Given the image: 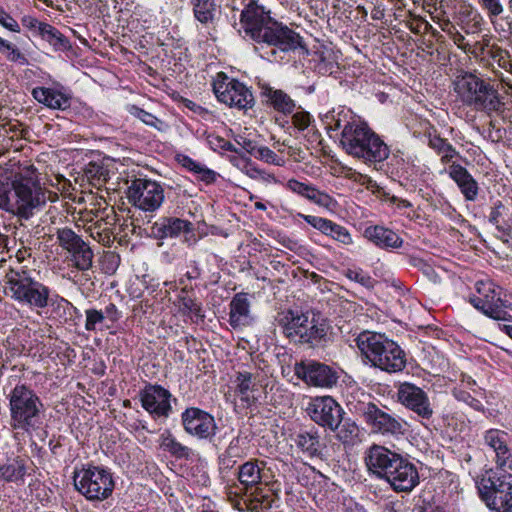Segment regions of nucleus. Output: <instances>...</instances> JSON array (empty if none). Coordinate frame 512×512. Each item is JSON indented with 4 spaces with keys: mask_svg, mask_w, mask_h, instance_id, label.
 Returning a JSON list of instances; mask_svg holds the SVG:
<instances>
[{
    "mask_svg": "<svg viewBox=\"0 0 512 512\" xmlns=\"http://www.w3.org/2000/svg\"><path fill=\"white\" fill-rule=\"evenodd\" d=\"M8 166L9 163L0 166V208L29 219L45 203L37 170L33 166L24 169Z\"/></svg>",
    "mask_w": 512,
    "mask_h": 512,
    "instance_id": "nucleus-1",
    "label": "nucleus"
},
{
    "mask_svg": "<svg viewBox=\"0 0 512 512\" xmlns=\"http://www.w3.org/2000/svg\"><path fill=\"white\" fill-rule=\"evenodd\" d=\"M282 333L291 342L306 345L309 348H323L331 340V326L326 319L315 314L288 310L279 319Z\"/></svg>",
    "mask_w": 512,
    "mask_h": 512,
    "instance_id": "nucleus-2",
    "label": "nucleus"
},
{
    "mask_svg": "<svg viewBox=\"0 0 512 512\" xmlns=\"http://www.w3.org/2000/svg\"><path fill=\"white\" fill-rule=\"evenodd\" d=\"M356 346L370 366L387 373L406 367V354L393 340L381 333L363 331L355 338Z\"/></svg>",
    "mask_w": 512,
    "mask_h": 512,
    "instance_id": "nucleus-3",
    "label": "nucleus"
},
{
    "mask_svg": "<svg viewBox=\"0 0 512 512\" xmlns=\"http://www.w3.org/2000/svg\"><path fill=\"white\" fill-rule=\"evenodd\" d=\"M340 143L352 157L364 160H387L390 147L366 123L347 122L341 132Z\"/></svg>",
    "mask_w": 512,
    "mask_h": 512,
    "instance_id": "nucleus-4",
    "label": "nucleus"
},
{
    "mask_svg": "<svg viewBox=\"0 0 512 512\" xmlns=\"http://www.w3.org/2000/svg\"><path fill=\"white\" fill-rule=\"evenodd\" d=\"M360 396L361 398L356 399L351 395L347 406L353 414L363 418L373 432L394 438L403 437L408 432V424L405 420L390 414L385 407L380 408L371 401L370 395L361 392Z\"/></svg>",
    "mask_w": 512,
    "mask_h": 512,
    "instance_id": "nucleus-5",
    "label": "nucleus"
},
{
    "mask_svg": "<svg viewBox=\"0 0 512 512\" xmlns=\"http://www.w3.org/2000/svg\"><path fill=\"white\" fill-rule=\"evenodd\" d=\"M454 90L464 104L487 114L500 112L504 105L498 90L472 73L458 75L454 81Z\"/></svg>",
    "mask_w": 512,
    "mask_h": 512,
    "instance_id": "nucleus-6",
    "label": "nucleus"
},
{
    "mask_svg": "<svg viewBox=\"0 0 512 512\" xmlns=\"http://www.w3.org/2000/svg\"><path fill=\"white\" fill-rule=\"evenodd\" d=\"M4 281L10 297L19 304L37 310L49 305L50 288L32 278L28 271L10 269Z\"/></svg>",
    "mask_w": 512,
    "mask_h": 512,
    "instance_id": "nucleus-7",
    "label": "nucleus"
},
{
    "mask_svg": "<svg viewBox=\"0 0 512 512\" xmlns=\"http://www.w3.org/2000/svg\"><path fill=\"white\" fill-rule=\"evenodd\" d=\"M9 408L14 429L30 431L40 426L44 405L30 387L16 385L9 394Z\"/></svg>",
    "mask_w": 512,
    "mask_h": 512,
    "instance_id": "nucleus-8",
    "label": "nucleus"
},
{
    "mask_svg": "<svg viewBox=\"0 0 512 512\" xmlns=\"http://www.w3.org/2000/svg\"><path fill=\"white\" fill-rule=\"evenodd\" d=\"M489 475L476 476V486L482 501L490 510L512 512V474H497L491 468Z\"/></svg>",
    "mask_w": 512,
    "mask_h": 512,
    "instance_id": "nucleus-9",
    "label": "nucleus"
},
{
    "mask_svg": "<svg viewBox=\"0 0 512 512\" xmlns=\"http://www.w3.org/2000/svg\"><path fill=\"white\" fill-rule=\"evenodd\" d=\"M75 489L89 501H103L112 495L115 487L113 475L103 466L88 465L75 470Z\"/></svg>",
    "mask_w": 512,
    "mask_h": 512,
    "instance_id": "nucleus-10",
    "label": "nucleus"
},
{
    "mask_svg": "<svg viewBox=\"0 0 512 512\" xmlns=\"http://www.w3.org/2000/svg\"><path fill=\"white\" fill-rule=\"evenodd\" d=\"M181 423L186 434L206 440L218 448L226 433L217 437L218 426L212 414L197 407H188L181 413Z\"/></svg>",
    "mask_w": 512,
    "mask_h": 512,
    "instance_id": "nucleus-11",
    "label": "nucleus"
},
{
    "mask_svg": "<svg viewBox=\"0 0 512 512\" xmlns=\"http://www.w3.org/2000/svg\"><path fill=\"white\" fill-rule=\"evenodd\" d=\"M479 296L470 298V303L484 315L497 321L512 322V315L506 310L507 302L501 298V288L492 281H478Z\"/></svg>",
    "mask_w": 512,
    "mask_h": 512,
    "instance_id": "nucleus-12",
    "label": "nucleus"
},
{
    "mask_svg": "<svg viewBox=\"0 0 512 512\" xmlns=\"http://www.w3.org/2000/svg\"><path fill=\"white\" fill-rule=\"evenodd\" d=\"M56 239L59 246L67 252V259L79 271H87L92 268L94 253L82 237L71 228H58Z\"/></svg>",
    "mask_w": 512,
    "mask_h": 512,
    "instance_id": "nucleus-13",
    "label": "nucleus"
},
{
    "mask_svg": "<svg viewBox=\"0 0 512 512\" xmlns=\"http://www.w3.org/2000/svg\"><path fill=\"white\" fill-rule=\"evenodd\" d=\"M213 91L217 99L229 107L247 109L254 104L252 92L242 82L230 79L222 72L217 74Z\"/></svg>",
    "mask_w": 512,
    "mask_h": 512,
    "instance_id": "nucleus-14",
    "label": "nucleus"
},
{
    "mask_svg": "<svg viewBox=\"0 0 512 512\" xmlns=\"http://www.w3.org/2000/svg\"><path fill=\"white\" fill-rule=\"evenodd\" d=\"M127 198L134 207L145 212H154L164 201V190L155 181L135 179L128 188Z\"/></svg>",
    "mask_w": 512,
    "mask_h": 512,
    "instance_id": "nucleus-15",
    "label": "nucleus"
},
{
    "mask_svg": "<svg viewBox=\"0 0 512 512\" xmlns=\"http://www.w3.org/2000/svg\"><path fill=\"white\" fill-rule=\"evenodd\" d=\"M306 411L313 422L330 431H336L345 415L344 409L331 396L312 399Z\"/></svg>",
    "mask_w": 512,
    "mask_h": 512,
    "instance_id": "nucleus-16",
    "label": "nucleus"
},
{
    "mask_svg": "<svg viewBox=\"0 0 512 512\" xmlns=\"http://www.w3.org/2000/svg\"><path fill=\"white\" fill-rule=\"evenodd\" d=\"M294 373L306 384L326 389L336 386L339 379V374L335 369L315 360L296 363Z\"/></svg>",
    "mask_w": 512,
    "mask_h": 512,
    "instance_id": "nucleus-17",
    "label": "nucleus"
},
{
    "mask_svg": "<svg viewBox=\"0 0 512 512\" xmlns=\"http://www.w3.org/2000/svg\"><path fill=\"white\" fill-rule=\"evenodd\" d=\"M397 400L423 420L429 421L433 417L434 410L427 393L413 383L404 382L399 385Z\"/></svg>",
    "mask_w": 512,
    "mask_h": 512,
    "instance_id": "nucleus-18",
    "label": "nucleus"
},
{
    "mask_svg": "<svg viewBox=\"0 0 512 512\" xmlns=\"http://www.w3.org/2000/svg\"><path fill=\"white\" fill-rule=\"evenodd\" d=\"M172 394L160 385H146L139 392L141 406L154 419L168 418L172 412Z\"/></svg>",
    "mask_w": 512,
    "mask_h": 512,
    "instance_id": "nucleus-19",
    "label": "nucleus"
},
{
    "mask_svg": "<svg viewBox=\"0 0 512 512\" xmlns=\"http://www.w3.org/2000/svg\"><path fill=\"white\" fill-rule=\"evenodd\" d=\"M269 12L259 5L256 0H248L240 15V23L246 36L259 41L264 30L272 23Z\"/></svg>",
    "mask_w": 512,
    "mask_h": 512,
    "instance_id": "nucleus-20",
    "label": "nucleus"
},
{
    "mask_svg": "<svg viewBox=\"0 0 512 512\" xmlns=\"http://www.w3.org/2000/svg\"><path fill=\"white\" fill-rule=\"evenodd\" d=\"M402 455L381 445H372L365 456L366 466L372 474L380 479L386 478L393 472Z\"/></svg>",
    "mask_w": 512,
    "mask_h": 512,
    "instance_id": "nucleus-21",
    "label": "nucleus"
},
{
    "mask_svg": "<svg viewBox=\"0 0 512 512\" xmlns=\"http://www.w3.org/2000/svg\"><path fill=\"white\" fill-rule=\"evenodd\" d=\"M510 435L497 428H490L483 432V444L494 454L496 467L504 471H512V452L508 446Z\"/></svg>",
    "mask_w": 512,
    "mask_h": 512,
    "instance_id": "nucleus-22",
    "label": "nucleus"
},
{
    "mask_svg": "<svg viewBox=\"0 0 512 512\" xmlns=\"http://www.w3.org/2000/svg\"><path fill=\"white\" fill-rule=\"evenodd\" d=\"M258 43L277 46L283 51L295 50L301 46V37L298 33L282 24L272 21L268 29L264 30Z\"/></svg>",
    "mask_w": 512,
    "mask_h": 512,
    "instance_id": "nucleus-23",
    "label": "nucleus"
},
{
    "mask_svg": "<svg viewBox=\"0 0 512 512\" xmlns=\"http://www.w3.org/2000/svg\"><path fill=\"white\" fill-rule=\"evenodd\" d=\"M395 468L385 481L396 492H411L419 484V474L416 466L402 456Z\"/></svg>",
    "mask_w": 512,
    "mask_h": 512,
    "instance_id": "nucleus-24",
    "label": "nucleus"
},
{
    "mask_svg": "<svg viewBox=\"0 0 512 512\" xmlns=\"http://www.w3.org/2000/svg\"><path fill=\"white\" fill-rule=\"evenodd\" d=\"M191 223L176 217H160L149 228L148 235L163 240L178 237L182 232L190 230Z\"/></svg>",
    "mask_w": 512,
    "mask_h": 512,
    "instance_id": "nucleus-25",
    "label": "nucleus"
},
{
    "mask_svg": "<svg viewBox=\"0 0 512 512\" xmlns=\"http://www.w3.org/2000/svg\"><path fill=\"white\" fill-rule=\"evenodd\" d=\"M447 172L450 178L457 184L466 201L473 202L477 199L479 194L478 183L466 168L453 162V164L448 167Z\"/></svg>",
    "mask_w": 512,
    "mask_h": 512,
    "instance_id": "nucleus-26",
    "label": "nucleus"
},
{
    "mask_svg": "<svg viewBox=\"0 0 512 512\" xmlns=\"http://www.w3.org/2000/svg\"><path fill=\"white\" fill-rule=\"evenodd\" d=\"M294 443L304 454L310 458H322L325 444L315 427L301 430L294 437Z\"/></svg>",
    "mask_w": 512,
    "mask_h": 512,
    "instance_id": "nucleus-27",
    "label": "nucleus"
},
{
    "mask_svg": "<svg viewBox=\"0 0 512 512\" xmlns=\"http://www.w3.org/2000/svg\"><path fill=\"white\" fill-rule=\"evenodd\" d=\"M264 466L265 463L258 459H251L239 466L237 479L246 491L262 483Z\"/></svg>",
    "mask_w": 512,
    "mask_h": 512,
    "instance_id": "nucleus-28",
    "label": "nucleus"
},
{
    "mask_svg": "<svg viewBox=\"0 0 512 512\" xmlns=\"http://www.w3.org/2000/svg\"><path fill=\"white\" fill-rule=\"evenodd\" d=\"M365 237L380 248H399L403 244L402 238L393 230L383 226H370L364 231Z\"/></svg>",
    "mask_w": 512,
    "mask_h": 512,
    "instance_id": "nucleus-29",
    "label": "nucleus"
},
{
    "mask_svg": "<svg viewBox=\"0 0 512 512\" xmlns=\"http://www.w3.org/2000/svg\"><path fill=\"white\" fill-rule=\"evenodd\" d=\"M286 187L292 192L322 207L327 208L330 206L332 202V198L328 194L319 191L312 185L300 182L295 179L288 180L286 183Z\"/></svg>",
    "mask_w": 512,
    "mask_h": 512,
    "instance_id": "nucleus-30",
    "label": "nucleus"
},
{
    "mask_svg": "<svg viewBox=\"0 0 512 512\" xmlns=\"http://www.w3.org/2000/svg\"><path fill=\"white\" fill-rule=\"evenodd\" d=\"M261 95L266 98L269 105L283 114H291L296 107L295 101L283 90L263 85Z\"/></svg>",
    "mask_w": 512,
    "mask_h": 512,
    "instance_id": "nucleus-31",
    "label": "nucleus"
},
{
    "mask_svg": "<svg viewBox=\"0 0 512 512\" xmlns=\"http://www.w3.org/2000/svg\"><path fill=\"white\" fill-rule=\"evenodd\" d=\"M229 323L233 328L249 323L250 302L246 293H237L230 302Z\"/></svg>",
    "mask_w": 512,
    "mask_h": 512,
    "instance_id": "nucleus-32",
    "label": "nucleus"
},
{
    "mask_svg": "<svg viewBox=\"0 0 512 512\" xmlns=\"http://www.w3.org/2000/svg\"><path fill=\"white\" fill-rule=\"evenodd\" d=\"M33 97L52 109L64 110L69 107V98L63 93L45 87H37L32 91Z\"/></svg>",
    "mask_w": 512,
    "mask_h": 512,
    "instance_id": "nucleus-33",
    "label": "nucleus"
},
{
    "mask_svg": "<svg viewBox=\"0 0 512 512\" xmlns=\"http://www.w3.org/2000/svg\"><path fill=\"white\" fill-rule=\"evenodd\" d=\"M236 392L240 400L250 405L255 402V397L250 393L257 390L256 377L248 371H240L236 374Z\"/></svg>",
    "mask_w": 512,
    "mask_h": 512,
    "instance_id": "nucleus-34",
    "label": "nucleus"
},
{
    "mask_svg": "<svg viewBox=\"0 0 512 512\" xmlns=\"http://www.w3.org/2000/svg\"><path fill=\"white\" fill-rule=\"evenodd\" d=\"M41 37L53 46L56 51H69L72 49V45L68 38L50 24L43 26Z\"/></svg>",
    "mask_w": 512,
    "mask_h": 512,
    "instance_id": "nucleus-35",
    "label": "nucleus"
},
{
    "mask_svg": "<svg viewBox=\"0 0 512 512\" xmlns=\"http://www.w3.org/2000/svg\"><path fill=\"white\" fill-rule=\"evenodd\" d=\"M246 509L250 512H260L263 509L272 507L273 500L267 494H262V489L256 488L251 493H246L243 499Z\"/></svg>",
    "mask_w": 512,
    "mask_h": 512,
    "instance_id": "nucleus-36",
    "label": "nucleus"
},
{
    "mask_svg": "<svg viewBox=\"0 0 512 512\" xmlns=\"http://www.w3.org/2000/svg\"><path fill=\"white\" fill-rule=\"evenodd\" d=\"M335 437L344 445H353L359 436V427L351 419H345L343 417L342 422L338 425L336 431H334Z\"/></svg>",
    "mask_w": 512,
    "mask_h": 512,
    "instance_id": "nucleus-37",
    "label": "nucleus"
},
{
    "mask_svg": "<svg viewBox=\"0 0 512 512\" xmlns=\"http://www.w3.org/2000/svg\"><path fill=\"white\" fill-rule=\"evenodd\" d=\"M193 13L195 18L202 24L214 21L216 3L215 0H193Z\"/></svg>",
    "mask_w": 512,
    "mask_h": 512,
    "instance_id": "nucleus-38",
    "label": "nucleus"
},
{
    "mask_svg": "<svg viewBox=\"0 0 512 512\" xmlns=\"http://www.w3.org/2000/svg\"><path fill=\"white\" fill-rule=\"evenodd\" d=\"M183 167L191 172L196 180L209 185L220 176L216 171L207 168L202 162H183Z\"/></svg>",
    "mask_w": 512,
    "mask_h": 512,
    "instance_id": "nucleus-39",
    "label": "nucleus"
},
{
    "mask_svg": "<svg viewBox=\"0 0 512 512\" xmlns=\"http://www.w3.org/2000/svg\"><path fill=\"white\" fill-rule=\"evenodd\" d=\"M26 468L20 462L0 466V478L6 482L23 483Z\"/></svg>",
    "mask_w": 512,
    "mask_h": 512,
    "instance_id": "nucleus-40",
    "label": "nucleus"
},
{
    "mask_svg": "<svg viewBox=\"0 0 512 512\" xmlns=\"http://www.w3.org/2000/svg\"><path fill=\"white\" fill-rule=\"evenodd\" d=\"M428 138L429 146L441 155V160H449L456 155V151L445 139L431 133L428 134Z\"/></svg>",
    "mask_w": 512,
    "mask_h": 512,
    "instance_id": "nucleus-41",
    "label": "nucleus"
},
{
    "mask_svg": "<svg viewBox=\"0 0 512 512\" xmlns=\"http://www.w3.org/2000/svg\"><path fill=\"white\" fill-rule=\"evenodd\" d=\"M162 446L171 455L176 458L189 459L192 455V449L177 441L173 436L169 435L163 440Z\"/></svg>",
    "mask_w": 512,
    "mask_h": 512,
    "instance_id": "nucleus-42",
    "label": "nucleus"
},
{
    "mask_svg": "<svg viewBox=\"0 0 512 512\" xmlns=\"http://www.w3.org/2000/svg\"><path fill=\"white\" fill-rule=\"evenodd\" d=\"M329 171L334 176H344L353 179L354 181H357L361 184H365L366 181L368 180V177L366 175H363L359 172L352 170V168L342 165L341 162H330Z\"/></svg>",
    "mask_w": 512,
    "mask_h": 512,
    "instance_id": "nucleus-43",
    "label": "nucleus"
},
{
    "mask_svg": "<svg viewBox=\"0 0 512 512\" xmlns=\"http://www.w3.org/2000/svg\"><path fill=\"white\" fill-rule=\"evenodd\" d=\"M180 307L184 313L189 315H194L198 318H203L204 314L202 313L201 304L198 303L195 299L189 297L186 294V290H182V295L180 296Z\"/></svg>",
    "mask_w": 512,
    "mask_h": 512,
    "instance_id": "nucleus-44",
    "label": "nucleus"
},
{
    "mask_svg": "<svg viewBox=\"0 0 512 512\" xmlns=\"http://www.w3.org/2000/svg\"><path fill=\"white\" fill-rule=\"evenodd\" d=\"M325 235L332 237L334 240L344 245H349L353 242L349 231L345 227L336 224L333 221L330 222Z\"/></svg>",
    "mask_w": 512,
    "mask_h": 512,
    "instance_id": "nucleus-45",
    "label": "nucleus"
},
{
    "mask_svg": "<svg viewBox=\"0 0 512 512\" xmlns=\"http://www.w3.org/2000/svg\"><path fill=\"white\" fill-rule=\"evenodd\" d=\"M102 162H89L86 175L89 179L99 183H105L109 178V171L101 165Z\"/></svg>",
    "mask_w": 512,
    "mask_h": 512,
    "instance_id": "nucleus-46",
    "label": "nucleus"
},
{
    "mask_svg": "<svg viewBox=\"0 0 512 512\" xmlns=\"http://www.w3.org/2000/svg\"><path fill=\"white\" fill-rule=\"evenodd\" d=\"M236 167L252 179H272L273 176L257 168L254 162H236Z\"/></svg>",
    "mask_w": 512,
    "mask_h": 512,
    "instance_id": "nucleus-47",
    "label": "nucleus"
},
{
    "mask_svg": "<svg viewBox=\"0 0 512 512\" xmlns=\"http://www.w3.org/2000/svg\"><path fill=\"white\" fill-rule=\"evenodd\" d=\"M85 329L89 332H94L98 329V326L105 322L102 310L95 308H89L85 310Z\"/></svg>",
    "mask_w": 512,
    "mask_h": 512,
    "instance_id": "nucleus-48",
    "label": "nucleus"
},
{
    "mask_svg": "<svg viewBox=\"0 0 512 512\" xmlns=\"http://www.w3.org/2000/svg\"><path fill=\"white\" fill-rule=\"evenodd\" d=\"M347 277L368 289H372L375 285V280L361 269L348 270Z\"/></svg>",
    "mask_w": 512,
    "mask_h": 512,
    "instance_id": "nucleus-49",
    "label": "nucleus"
},
{
    "mask_svg": "<svg viewBox=\"0 0 512 512\" xmlns=\"http://www.w3.org/2000/svg\"><path fill=\"white\" fill-rule=\"evenodd\" d=\"M243 149L247 151V153L256 159L258 158H271L274 154L272 150L267 147L257 146L255 143L248 141L244 143Z\"/></svg>",
    "mask_w": 512,
    "mask_h": 512,
    "instance_id": "nucleus-50",
    "label": "nucleus"
},
{
    "mask_svg": "<svg viewBox=\"0 0 512 512\" xmlns=\"http://www.w3.org/2000/svg\"><path fill=\"white\" fill-rule=\"evenodd\" d=\"M347 117H348V113H346L344 111H340L337 114H335V112L333 111L330 114H327L325 117L327 128L330 130H338L342 126L344 127V125L347 122H349L347 120Z\"/></svg>",
    "mask_w": 512,
    "mask_h": 512,
    "instance_id": "nucleus-51",
    "label": "nucleus"
},
{
    "mask_svg": "<svg viewBox=\"0 0 512 512\" xmlns=\"http://www.w3.org/2000/svg\"><path fill=\"white\" fill-rule=\"evenodd\" d=\"M0 52L11 61L25 60L23 54L12 43L0 37Z\"/></svg>",
    "mask_w": 512,
    "mask_h": 512,
    "instance_id": "nucleus-52",
    "label": "nucleus"
},
{
    "mask_svg": "<svg viewBox=\"0 0 512 512\" xmlns=\"http://www.w3.org/2000/svg\"><path fill=\"white\" fill-rule=\"evenodd\" d=\"M479 5L487 11L490 18L501 15L504 11V6L501 0H478Z\"/></svg>",
    "mask_w": 512,
    "mask_h": 512,
    "instance_id": "nucleus-53",
    "label": "nucleus"
},
{
    "mask_svg": "<svg viewBox=\"0 0 512 512\" xmlns=\"http://www.w3.org/2000/svg\"><path fill=\"white\" fill-rule=\"evenodd\" d=\"M454 396L457 400L466 403L474 410L483 411L482 403L478 399L472 397L468 392L463 391V390H457V391H454Z\"/></svg>",
    "mask_w": 512,
    "mask_h": 512,
    "instance_id": "nucleus-54",
    "label": "nucleus"
},
{
    "mask_svg": "<svg viewBox=\"0 0 512 512\" xmlns=\"http://www.w3.org/2000/svg\"><path fill=\"white\" fill-rule=\"evenodd\" d=\"M299 216L302 217L312 227L321 231L323 234L326 233V230L331 222V220H329V219L312 216V215L299 214Z\"/></svg>",
    "mask_w": 512,
    "mask_h": 512,
    "instance_id": "nucleus-55",
    "label": "nucleus"
},
{
    "mask_svg": "<svg viewBox=\"0 0 512 512\" xmlns=\"http://www.w3.org/2000/svg\"><path fill=\"white\" fill-rule=\"evenodd\" d=\"M411 263L414 267L418 268L426 277L434 282L437 280L438 275L436 274L434 268L427 263L425 260L420 258H413Z\"/></svg>",
    "mask_w": 512,
    "mask_h": 512,
    "instance_id": "nucleus-56",
    "label": "nucleus"
},
{
    "mask_svg": "<svg viewBox=\"0 0 512 512\" xmlns=\"http://www.w3.org/2000/svg\"><path fill=\"white\" fill-rule=\"evenodd\" d=\"M132 109L134 110L133 114L136 117H138L142 122L160 130L158 124H161L162 122L157 117L135 106H133Z\"/></svg>",
    "mask_w": 512,
    "mask_h": 512,
    "instance_id": "nucleus-57",
    "label": "nucleus"
},
{
    "mask_svg": "<svg viewBox=\"0 0 512 512\" xmlns=\"http://www.w3.org/2000/svg\"><path fill=\"white\" fill-rule=\"evenodd\" d=\"M236 463V458L226 455L224 453L218 456L219 471L222 475L227 474L229 471H231L235 467Z\"/></svg>",
    "mask_w": 512,
    "mask_h": 512,
    "instance_id": "nucleus-58",
    "label": "nucleus"
},
{
    "mask_svg": "<svg viewBox=\"0 0 512 512\" xmlns=\"http://www.w3.org/2000/svg\"><path fill=\"white\" fill-rule=\"evenodd\" d=\"M489 46L490 37L485 35L481 41H476L474 44H470V51H468V54H471L474 57H479L485 53L486 48Z\"/></svg>",
    "mask_w": 512,
    "mask_h": 512,
    "instance_id": "nucleus-59",
    "label": "nucleus"
},
{
    "mask_svg": "<svg viewBox=\"0 0 512 512\" xmlns=\"http://www.w3.org/2000/svg\"><path fill=\"white\" fill-rule=\"evenodd\" d=\"M310 122H311V116L308 112H305V111L296 112L292 116V123L299 130L306 129L310 125Z\"/></svg>",
    "mask_w": 512,
    "mask_h": 512,
    "instance_id": "nucleus-60",
    "label": "nucleus"
},
{
    "mask_svg": "<svg viewBox=\"0 0 512 512\" xmlns=\"http://www.w3.org/2000/svg\"><path fill=\"white\" fill-rule=\"evenodd\" d=\"M0 24L12 32H20V26L17 23V21L14 18H12L8 13H6L1 7Z\"/></svg>",
    "mask_w": 512,
    "mask_h": 512,
    "instance_id": "nucleus-61",
    "label": "nucleus"
},
{
    "mask_svg": "<svg viewBox=\"0 0 512 512\" xmlns=\"http://www.w3.org/2000/svg\"><path fill=\"white\" fill-rule=\"evenodd\" d=\"M102 314L104 320H108L111 323L119 321V319L122 317L121 312L118 310L114 303H109L102 311Z\"/></svg>",
    "mask_w": 512,
    "mask_h": 512,
    "instance_id": "nucleus-62",
    "label": "nucleus"
},
{
    "mask_svg": "<svg viewBox=\"0 0 512 512\" xmlns=\"http://www.w3.org/2000/svg\"><path fill=\"white\" fill-rule=\"evenodd\" d=\"M48 23L40 22L32 16H24L22 18V25L29 30L37 31L41 36L43 26H47Z\"/></svg>",
    "mask_w": 512,
    "mask_h": 512,
    "instance_id": "nucleus-63",
    "label": "nucleus"
},
{
    "mask_svg": "<svg viewBox=\"0 0 512 512\" xmlns=\"http://www.w3.org/2000/svg\"><path fill=\"white\" fill-rule=\"evenodd\" d=\"M239 445H240V438L238 436L233 437L231 439V441L229 442L228 447L225 449V451L223 453L226 455H229L231 457H234V458L240 457L241 452H240Z\"/></svg>",
    "mask_w": 512,
    "mask_h": 512,
    "instance_id": "nucleus-64",
    "label": "nucleus"
}]
</instances>
